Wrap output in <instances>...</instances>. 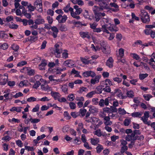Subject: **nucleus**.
Wrapping results in <instances>:
<instances>
[{"label": "nucleus", "instance_id": "f257e3e1", "mask_svg": "<svg viewBox=\"0 0 155 155\" xmlns=\"http://www.w3.org/2000/svg\"><path fill=\"white\" fill-rule=\"evenodd\" d=\"M74 8L75 10V11L74 12L73 10H72V11L71 13V16L73 18L77 19H79L80 18V17L78 15L82 12V9L79 8L78 6L77 5L74 6Z\"/></svg>", "mask_w": 155, "mask_h": 155}, {"label": "nucleus", "instance_id": "f03ea898", "mask_svg": "<svg viewBox=\"0 0 155 155\" xmlns=\"http://www.w3.org/2000/svg\"><path fill=\"white\" fill-rule=\"evenodd\" d=\"M95 1L98 2V4L100 7V9L102 10L103 9H110V6L109 3L110 2V0H94Z\"/></svg>", "mask_w": 155, "mask_h": 155}, {"label": "nucleus", "instance_id": "7ed1b4c3", "mask_svg": "<svg viewBox=\"0 0 155 155\" xmlns=\"http://www.w3.org/2000/svg\"><path fill=\"white\" fill-rule=\"evenodd\" d=\"M140 19L144 23H148L150 21L149 16L148 13L144 10L141 11Z\"/></svg>", "mask_w": 155, "mask_h": 155}, {"label": "nucleus", "instance_id": "20e7f679", "mask_svg": "<svg viewBox=\"0 0 155 155\" xmlns=\"http://www.w3.org/2000/svg\"><path fill=\"white\" fill-rule=\"evenodd\" d=\"M99 44H100L102 48V51L104 53L107 54L109 53V51L107 52L106 50L108 48V45L107 42L103 40H99L97 42Z\"/></svg>", "mask_w": 155, "mask_h": 155}, {"label": "nucleus", "instance_id": "39448f33", "mask_svg": "<svg viewBox=\"0 0 155 155\" xmlns=\"http://www.w3.org/2000/svg\"><path fill=\"white\" fill-rule=\"evenodd\" d=\"M35 8L38 12H42V4L41 0H36L34 3Z\"/></svg>", "mask_w": 155, "mask_h": 155}, {"label": "nucleus", "instance_id": "423d86ee", "mask_svg": "<svg viewBox=\"0 0 155 155\" xmlns=\"http://www.w3.org/2000/svg\"><path fill=\"white\" fill-rule=\"evenodd\" d=\"M20 71L23 73H27L30 76L33 75L35 73V71L34 70L27 67L23 68Z\"/></svg>", "mask_w": 155, "mask_h": 155}, {"label": "nucleus", "instance_id": "0eeeda50", "mask_svg": "<svg viewBox=\"0 0 155 155\" xmlns=\"http://www.w3.org/2000/svg\"><path fill=\"white\" fill-rule=\"evenodd\" d=\"M8 79V75L5 74L3 75L0 74V84L5 85L6 84Z\"/></svg>", "mask_w": 155, "mask_h": 155}, {"label": "nucleus", "instance_id": "6e6552de", "mask_svg": "<svg viewBox=\"0 0 155 155\" xmlns=\"http://www.w3.org/2000/svg\"><path fill=\"white\" fill-rule=\"evenodd\" d=\"M55 47L54 55L56 57L59 58L61 56V54L62 52V50L58 44H56L55 45Z\"/></svg>", "mask_w": 155, "mask_h": 155}, {"label": "nucleus", "instance_id": "1a4fd4ad", "mask_svg": "<svg viewBox=\"0 0 155 155\" xmlns=\"http://www.w3.org/2000/svg\"><path fill=\"white\" fill-rule=\"evenodd\" d=\"M114 94L117 97L120 99H125L127 98L126 96L123 95L120 89H115L114 90Z\"/></svg>", "mask_w": 155, "mask_h": 155}, {"label": "nucleus", "instance_id": "9d476101", "mask_svg": "<svg viewBox=\"0 0 155 155\" xmlns=\"http://www.w3.org/2000/svg\"><path fill=\"white\" fill-rule=\"evenodd\" d=\"M51 29L52 32L49 31V34L52 35L54 38H56L58 32V28L55 26L51 27Z\"/></svg>", "mask_w": 155, "mask_h": 155}, {"label": "nucleus", "instance_id": "9b49d317", "mask_svg": "<svg viewBox=\"0 0 155 155\" xmlns=\"http://www.w3.org/2000/svg\"><path fill=\"white\" fill-rule=\"evenodd\" d=\"M107 25V24L104 25L102 26V30H106L107 29H109L110 31H117L118 30V29L117 28L116 29H114V28H113V26H114L113 24L110 25V27H108Z\"/></svg>", "mask_w": 155, "mask_h": 155}, {"label": "nucleus", "instance_id": "f8f14e48", "mask_svg": "<svg viewBox=\"0 0 155 155\" xmlns=\"http://www.w3.org/2000/svg\"><path fill=\"white\" fill-rule=\"evenodd\" d=\"M82 75L84 77H88L91 76L92 78H94L96 74L92 71H88L83 72Z\"/></svg>", "mask_w": 155, "mask_h": 155}, {"label": "nucleus", "instance_id": "ddd939ff", "mask_svg": "<svg viewBox=\"0 0 155 155\" xmlns=\"http://www.w3.org/2000/svg\"><path fill=\"white\" fill-rule=\"evenodd\" d=\"M67 19V16L64 15L62 16L61 15H59L56 17V19L58 20L59 23H63L65 22Z\"/></svg>", "mask_w": 155, "mask_h": 155}, {"label": "nucleus", "instance_id": "4468645a", "mask_svg": "<svg viewBox=\"0 0 155 155\" xmlns=\"http://www.w3.org/2000/svg\"><path fill=\"white\" fill-rule=\"evenodd\" d=\"M100 84L102 85L103 87L110 86L112 85L111 81L108 79H106L105 80L101 82Z\"/></svg>", "mask_w": 155, "mask_h": 155}, {"label": "nucleus", "instance_id": "2eb2a0df", "mask_svg": "<svg viewBox=\"0 0 155 155\" xmlns=\"http://www.w3.org/2000/svg\"><path fill=\"white\" fill-rule=\"evenodd\" d=\"M104 122L105 125L110 126L112 124V122L110 120V118L107 116H103Z\"/></svg>", "mask_w": 155, "mask_h": 155}, {"label": "nucleus", "instance_id": "dca6fc26", "mask_svg": "<svg viewBox=\"0 0 155 155\" xmlns=\"http://www.w3.org/2000/svg\"><path fill=\"white\" fill-rule=\"evenodd\" d=\"M93 134L94 135L97 136L98 137H101L102 136H105L107 135V134L105 133H102L101 130L100 129H98L94 131Z\"/></svg>", "mask_w": 155, "mask_h": 155}, {"label": "nucleus", "instance_id": "f3484780", "mask_svg": "<svg viewBox=\"0 0 155 155\" xmlns=\"http://www.w3.org/2000/svg\"><path fill=\"white\" fill-rule=\"evenodd\" d=\"M64 66L69 67H73L74 65V62L72 60H68L65 61L63 63Z\"/></svg>", "mask_w": 155, "mask_h": 155}, {"label": "nucleus", "instance_id": "a211bd4d", "mask_svg": "<svg viewBox=\"0 0 155 155\" xmlns=\"http://www.w3.org/2000/svg\"><path fill=\"white\" fill-rule=\"evenodd\" d=\"M135 133H133L130 135H127L126 137V140L128 141L136 140L137 138L135 136Z\"/></svg>", "mask_w": 155, "mask_h": 155}, {"label": "nucleus", "instance_id": "6ab92c4d", "mask_svg": "<svg viewBox=\"0 0 155 155\" xmlns=\"http://www.w3.org/2000/svg\"><path fill=\"white\" fill-rule=\"evenodd\" d=\"M41 89L45 91H51V88L49 87L48 85L46 83L41 85Z\"/></svg>", "mask_w": 155, "mask_h": 155}, {"label": "nucleus", "instance_id": "aec40b11", "mask_svg": "<svg viewBox=\"0 0 155 155\" xmlns=\"http://www.w3.org/2000/svg\"><path fill=\"white\" fill-rule=\"evenodd\" d=\"M101 78V76H100L97 75L94 78H92L91 79L90 81L91 84H94L96 83H98Z\"/></svg>", "mask_w": 155, "mask_h": 155}, {"label": "nucleus", "instance_id": "412c9836", "mask_svg": "<svg viewBox=\"0 0 155 155\" xmlns=\"http://www.w3.org/2000/svg\"><path fill=\"white\" fill-rule=\"evenodd\" d=\"M89 108V111L91 114H95L98 112V109L94 106L90 105L88 107Z\"/></svg>", "mask_w": 155, "mask_h": 155}, {"label": "nucleus", "instance_id": "4be33fe9", "mask_svg": "<svg viewBox=\"0 0 155 155\" xmlns=\"http://www.w3.org/2000/svg\"><path fill=\"white\" fill-rule=\"evenodd\" d=\"M51 94L55 100H58L59 97H60L61 96V95L58 92L52 91L51 92Z\"/></svg>", "mask_w": 155, "mask_h": 155}, {"label": "nucleus", "instance_id": "5701e85b", "mask_svg": "<svg viewBox=\"0 0 155 155\" xmlns=\"http://www.w3.org/2000/svg\"><path fill=\"white\" fill-rule=\"evenodd\" d=\"M66 69L65 68H55L54 69L52 70V73L56 74H59L61 73V72L62 71L65 70Z\"/></svg>", "mask_w": 155, "mask_h": 155}, {"label": "nucleus", "instance_id": "b1692460", "mask_svg": "<svg viewBox=\"0 0 155 155\" xmlns=\"http://www.w3.org/2000/svg\"><path fill=\"white\" fill-rule=\"evenodd\" d=\"M46 61L45 60H43L41 61V64L39 65V68L40 70H44L45 69V67L47 65Z\"/></svg>", "mask_w": 155, "mask_h": 155}, {"label": "nucleus", "instance_id": "393cba45", "mask_svg": "<svg viewBox=\"0 0 155 155\" xmlns=\"http://www.w3.org/2000/svg\"><path fill=\"white\" fill-rule=\"evenodd\" d=\"M80 58L81 62L83 64H93L94 62L91 61V60H87L83 57H81Z\"/></svg>", "mask_w": 155, "mask_h": 155}, {"label": "nucleus", "instance_id": "a878e982", "mask_svg": "<svg viewBox=\"0 0 155 155\" xmlns=\"http://www.w3.org/2000/svg\"><path fill=\"white\" fill-rule=\"evenodd\" d=\"M81 36L83 38H87L88 39L90 38L89 33L88 32H80L79 33Z\"/></svg>", "mask_w": 155, "mask_h": 155}, {"label": "nucleus", "instance_id": "bb28decb", "mask_svg": "<svg viewBox=\"0 0 155 155\" xmlns=\"http://www.w3.org/2000/svg\"><path fill=\"white\" fill-rule=\"evenodd\" d=\"M114 60L112 58L110 57L107 61L106 64L109 68H111L113 66V63Z\"/></svg>", "mask_w": 155, "mask_h": 155}, {"label": "nucleus", "instance_id": "cd10ccee", "mask_svg": "<svg viewBox=\"0 0 155 155\" xmlns=\"http://www.w3.org/2000/svg\"><path fill=\"white\" fill-rule=\"evenodd\" d=\"M110 5L111 7H114L115 8L114 9L112 8L111 9L112 11L116 12L119 11V6L117 4L114 2H111L110 3Z\"/></svg>", "mask_w": 155, "mask_h": 155}, {"label": "nucleus", "instance_id": "c85d7f7f", "mask_svg": "<svg viewBox=\"0 0 155 155\" xmlns=\"http://www.w3.org/2000/svg\"><path fill=\"white\" fill-rule=\"evenodd\" d=\"M99 120V119L97 118L92 117L87 121V122H90L92 124L95 125L97 124Z\"/></svg>", "mask_w": 155, "mask_h": 155}, {"label": "nucleus", "instance_id": "c756f323", "mask_svg": "<svg viewBox=\"0 0 155 155\" xmlns=\"http://www.w3.org/2000/svg\"><path fill=\"white\" fill-rule=\"evenodd\" d=\"M22 108V107H14L11 108L10 110L12 112L16 111L18 113H19L21 111Z\"/></svg>", "mask_w": 155, "mask_h": 155}, {"label": "nucleus", "instance_id": "7c9ffc66", "mask_svg": "<svg viewBox=\"0 0 155 155\" xmlns=\"http://www.w3.org/2000/svg\"><path fill=\"white\" fill-rule=\"evenodd\" d=\"M90 140L91 144L94 145H96L99 142V138H91Z\"/></svg>", "mask_w": 155, "mask_h": 155}, {"label": "nucleus", "instance_id": "2f4dec72", "mask_svg": "<svg viewBox=\"0 0 155 155\" xmlns=\"http://www.w3.org/2000/svg\"><path fill=\"white\" fill-rule=\"evenodd\" d=\"M63 10L66 13H67L69 11L71 13L72 12V10H74L73 8L70 7L69 5H67L63 8Z\"/></svg>", "mask_w": 155, "mask_h": 155}, {"label": "nucleus", "instance_id": "473e14b6", "mask_svg": "<svg viewBox=\"0 0 155 155\" xmlns=\"http://www.w3.org/2000/svg\"><path fill=\"white\" fill-rule=\"evenodd\" d=\"M29 121L32 124H36L39 122L40 119L39 118H33L31 116L29 119Z\"/></svg>", "mask_w": 155, "mask_h": 155}, {"label": "nucleus", "instance_id": "72a5a7b5", "mask_svg": "<svg viewBox=\"0 0 155 155\" xmlns=\"http://www.w3.org/2000/svg\"><path fill=\"white\" fill-rule=\"evenodd\" d=\"M143 114V113L142 112H134L131 114V115L133 117H140Z\"/></svg>", "mask_w": 155, "mask_h": 155}, {"label": "nucleus", "instance_id": "f704fd0d", "mask_svg": "<svg viewBox=\"0 0 155 155\" xmlns=\"http://www.w3.org/2000/svg\"><path fill=\"white\" fill-rule=\"evenodd\" d=\"M126 94L127 97L132 98L134 96V93L132 90H130L127 92Z\"/></svg>", "mask_w": 155, "mask_h": 155}, {"label": "nucleus", "instance_id": "c9c22d12", "mask_svg": "<svg viewBox=\"0 0 155 155\" xmlns=\"http://www.w3.org/2000/svg\"><path fill=\"white\" fill-rule=\"evenodd\" d=\"M44 22V19L42 18H37L35 21V23L37 25L43 24Z\"/></svg>", "mask_w": 155, "mask_h": 155}, {"label": "nucleus", "instance_id": "e433bc0d", "mask_svg": "<svg viewBox=\"0 0 155 155\" xmlns=\"http://www.w3.org/2000/svg\"><path fill=\"white\" fill-rule=\"evenodd\" d=\"M130 55L134 59H135L136 60H139L140 61L141 60L140 57L137 54L131 53Z\"/></svg>", "mask_w": 155, "mask_h": 155}, {"label": "nucleus", "instance_id": "4c0bfd02", "mask_svg": "<svg viewBox=\"0 0 155 155\" xmlns=\"http://www.w3.org/2000/svg\"><path fill=\"white\" fill-rule=\"evenodd\" d=\"M103 87L101 84L97 86L96 88V93L98 94H101L103 90Z\"/></svg>", "mask_w": 155, "mask_h": 155}, {"label": "nucleus", "instance_id": "58836bf2", "mask_svg": "<svg viewBox=\"0 0 155 155\" xmlns=\"http://www.w3.org/2000/svg\"><path fill=\"white\" fill-rule=\"evenodd\" d=\"M28 81L26 80H24L21 81L19 84L20 87H22L24 86H26L27 85Z\"/></svg>", "mask_w": 155, "mask_h": 155}, {"label": "nucleus", "instance_id": "ea45409f", "mask_svg": "<svg viewBox=\"0 0 155 155\" xmlns=\"http://www.w3.org/2000/svg\"><path fill=\"white\" fill-rule=\"evenodd\" d=\"M96 94V91H92L88 93L86 95V97L88 98H91Z\"/></svg>", "mask_w": 155, "mask_h": 155}, {"label": "nucleus", "instance_id": "a19ab883", "mask_svg": "<svg viewBox=\"0 0 155 155\" xmlns=\"http://www.w3.org/2000/svg\"><path fill=\"white\" fill-rule=\"evenodd\" d=\"M87 110L84 108L81 109L79 111V114L82 116H84L87 112Z\"/></svg>", "mask_w": 155, "mask_h": 155}, {"label": "nucleus", "instance_id": "79ce46f5", "mask_svg": "<svg viewBox=\"0 0 155 155\" xmlns=\"http://www.w3.org/2000/svg\"><path fill=\"white\" fill-rule=\"evenodd\" d=\"M73 143L75 144L78 145L81 143V141L80 140V138L76 137L75 139L74 140Z\"/></svg>", "mask_w": 155, "mask_h": 155}, {"label": "nucleus", "instance_id": "37998d69", "mask_svg": "<svg viewBox=\"0 0 155 155\" xmlns=\"http://www.w3.org/2000/svg\"><path fill=\"white\" fill-rule=\"evenodd\" d=\"M0 47L3 50H5L8 48V44L6 43H4L3 44L0 43Z\"/></svg>", "mask_w": 155, "mask_h": 155}, {"label": "nucleus", "instance_id": "c03bdc74", "mask_svg": "<svg viewBox=\"0 0 155 155\" xmlns=\"http://www.w3.org/2000/svg\"><path fill=\"white\" fill-rule=\"evenodd\" d=\"M111 19L109 18H103L102 19L101 21H102L104 23H109L110 25H111Z\"/></svg>", "mask_w": 155, "mask_h": 155}, {"label": "nucleus", "instance_id": "a18cd8bd", "mask_svg": "<svg viewBox=\"0 0 155 155\" xmlns=\"http://www.w3.org/2000/svg\"><path fill=\"white\" fill-rule=\"evenodd\" d=\"M11 48L15 51H17L19 48V46L17 44H13L11 46Z\"/></svg>", "mask_w": 155, "mask_h": 155}, {"label": "nucleus", "instance_id": "49530a36", "mask_svg": "<svg viewBox=\"0 0 155 155\" xmlns=\"http://www.w3.org/2000/svg\"><path fill=\"white\" fill-rule=\"evenodd\" d=\"M143 97L144 99L147 101H149L151 98L153 97V96L150 94H144L143 95Z\"/></svg>", "mask_w": 155, "mask_h": 155}, {"label": "nucleus", "instance_id": "de8ad7c7", "mask_svg": "<svg viewBox=\"0 0 155 155\" xmlns=\"http://www.w3.org/2000/svg\"><path fill=\"white\" fill-rule=\"evenodd\" d=\"M27 8L28 9V11L31 12L34 11L35 10V6L32 5L30 3L29 4Z\"/></svg>", "mask_w": 155, "mask_h": 155}, {"label": "nucleus", "instance_id": "09e8293b", "mask_svg": "<svg viewBox=\"0 0 155 155\" xmlns=\"http://www.w3.org/2000/svg\"><path fill=\"white\" fill-rule=\"evenodd\" d=\"M88 91L87 88L84 87H82L80 88L78 92L80 93H82L83 92H87Z\"/></svg>", "mask_w": 155, "mask_h": 155}, {"label": "nucleus", "instance_id": "8fccbe9b", "mask_svg": "<svg viewBox=\"0 0 155 155\" xmlns=\"http://www.w3.org/2000/svg\"><path fill=\"white\" fill-rule=\"evenodd\" d=\"M118 51L119 56L121 58H122L124 55V50L122 48H120Z\"/></svg>", "mask_w": 155, "mask_h": 155}, {"label": "nucleus", "instance_id": "3c124183", "mask_svg": "<svg viewBox=\"0 0 155 155\" xmlns=\"http://www.w3.org/2000/svg\"><path fill=\"white\" fill-rule=\"evenodd\" d=\"M40 108V105L39 104H36L31 110L32 112H37L38 111Z\"/></svg>", "mask_w": 155, "mask_h": 155}, {"label": "nucleus", "instance_id": "603ef678", "mask_svg": "<svg viewBox=\"0 0 155 155\" xmlns=\"http://www.w3.org/2000/svg\"><path fill=\"white\" fill-rule=\"evenodd\" d=\"M118 112L119 114L121 115H124L126 114L127 112L124 108H119L118 109Z\"/></svg>", "mask_w": 155, "mask_h": 155}, {"label": "nucleus", "instance_id": "864d4df0", "mask_svg": "<svg viewBox=\"0 0 155 155\" xmlns=\"http://www.w3.org/2000/svg\"><path fill=\"white\" fill-rule=\"evenodd\" d=\"M27 101L29 102H31L35 101H37V99L33 97H31L28 98Z\"/></svg>", "mask_w": 155, "mask_h": 155}, {"label": "nucleus", "instance_id": "5fc2aeb1", "mask_svg": "<svg viewBox=\"0 0 155 155\" xmlns=\"http://www.w3.org/2000/svg\"><path fill=\"white\" fill-rule=\"evenodd\" d=\"M75 2L73 3L74 4H78L80 6H82L84 5V2L81 0H75Z\"/></svg>", "mask_w": 155, "mask_h": 155}, {"label": "nucleus", "instance_id": "6e6d98bb", "mask_svg": "<svg viewBox=\"0 0 155 155\" xmlns=\"http://www.w3.org/2000/svg\"><path fill=\"white\" fill-rule=\"evenodd\" d=\"M148 74H140L139 75V78L140 80H143L148 76Z\"/></svg>", "mask_w": 155, "mask_h": 155}, {"label": "nucleus", "instance_id": "4d7b16f0", "mask_svg": "<svg viewBox=\"0 0 155 155\" xmlns=\"http://www.w3.org/2000/svg\"><path fill=\"white\" fill-rule=\"evenodd\" d=\"M96 149L97 153H100L103 149V147L102 145L98 144Z\"/></svg>", "mask_w": 155, "mask_h": 155}, {"label": "nucleus", "instance_id": "13d9d810", "mask_svg": "<svg viewBox=\"0 0 155 155\" xmlns=\"http://www.w3.org/2000/svg\"><path fill=\"white\" fill-rule=\"evenodd\" d=\"M38 38V37L36 36H30L29 39V41L31 42H35L37 41Z\"/></svg>", "mask_w": 155, "mask_h": 155}, {"label": "nucleus", "instance_id": "bf43d9fd", "mask_svg": "<svg viewBox=\"0 0 155 155\" xmlns=\"http://www.w3.org/2000/svg\"><path fill=\"white\" fill-rule=\"evenodd\" d=\"M112 99V98L110 97H108L106 98L104 100V104L106 106H108L109 104V103Z\"/></svg>", "mask_w": 155, "mask_h": 155}, {"label": "nucleus", "instance_id": "052dcab7", "mask_svg": "<svg viewBox=\"0 0 155 155\" xmlns=\"http://www.w3.org/2000/svg\"><path fill=\"white\" fill-rule=\"evenodd\" d=\"M68 53L66 50H64L62 54V57L64 58H66L68 57Z\"/></svg>", "mask_w": 155, "mask_h": 155}, {"label": "nucleus", "instance_id": "680f3d73", "mask_svg": "<svg viewBox=\"0 0 155 155\" xmlns=\"http://www.w3.org/2000/svg\"><path fill=\"white\" fill-rule=\"evenodd\" d=\"M41 83L39 81H36L33 86V88L37 89L41 85Z\"/></svg>", "mask_w": 155, "mask_h": 155}, {"label": "nucleus", "instance_id": "e2e57ef3", "mask_svg": "<svg viewBox=\"0 0 155 155\" xmlns=\"http://www.w3.org/2000/svg\"><path fill=\"white\" fill-rule=\"evenodd\" d=\"M50 100V99H48V98L46 97H44L41 98H38L37 99V101H48Z\"/></svg>", "mask_w": 155, "mask_h": 155}, {"label": "nucleus", "instance_id": "0e129e2a", "mask_svg": "<svg viewBox=\"0 0 155 155\" xmlns=\"http://www.w3.org/2000/svg\"><path fill=\"white\" fill-rule=\"evenodd\" d=\"M59 28V29L61 31H65L67 30V28L66 26L63 25H61Z\"/></svg>", "mask_w": 155, "mask_h": 155}, {"label": "nucleus", "instance_id": "69168bd1", "mask_svg": "<svg viewBox=\"0 0 155 155\" xmlns=\"http://www.w3.org/2000/svg\"><path fill=\"white\" fill-rule=\"evenodd\" d=\"M84 125L83 124L80 122L78 124V127L77 129V130L79 132L80 131V130L83 128Z\"/></svg>", "mask_w": 155, "mask_h": 155}, {"label": "nucleus", "instance_id": "338daca9", "mask_svg": "<svg viewBox=\"0 0 155 155\" xmlns=\"http://www.w3.org/2000/svg\"><path fill=\"white\" fill-rule=\"evenodd\" d=\"M116 38L117 40L120 41L122 38V35L120 33H117L116 35Z\"/></svg>", "mask_w": 155, "mask_h": 155}, {"label": "nucleus", "instance_id": "774afa93", "mask_svg": "<svg viewBox=\"0 0 155 155\" xmlns=\"http://www.w3.org/2000/svg\"><path fill=\"white\" fill-rule=\"evenodd\" d=\"M63 81V80L62 78L55 79L54 80L53 83L55 85L57 84H59V83H61Z\"/></svg>", "mask_w": 155, "mask_h": 155}]
</instances>
